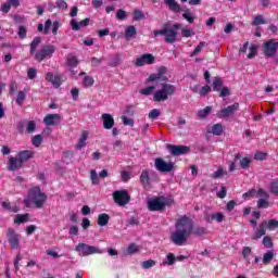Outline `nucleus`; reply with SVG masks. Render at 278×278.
<instances>
[{"instance_id":"de8ad7c7","label":"nucleus","mask_w":278,"mask_h":278,"mask_svg":"<svg viewBox=\"0 0 278 278\" xmlns=\"http://www.w3.org/2000/svg\"><path fill=\"white\" fill-rule=\"evenodd\" d=\"M240 154H236L233 161L229 162V173H233V170H237L236 163L240 160Z\"/></svg>"},{"instance_id":"3c124183","label":"nucleus","mask_w":278,"mask_h":278,"mask_svg":"<svg viewBox=\"0 0 278 278\" xmlns=\"http://www.w3.org/2000/svg\"><path fill=\"white\" fill-rule=\"evenodd\" d=\"M273 238L269 236H265L263 238V247H265V249H273Z\"/></svg>"},{"instance_id":"ddd939ff","label":"nucleus","mask_w":278,"mask_h":278,"mask_svg":"<svg viewBox=\"0 0 278 278\" xmlns=\"http://www.w3.org/2000/svg\"><path fill=\"white\" fill-rule=\"evenodd\" d=\"M75 251H77V253H81L84 257L88 255H94V253H98V250L96 247L88 245L86 243H78L75 248Z\"/></svg>"},{"instance_id":"c9c22d12","label":"nucleus","mask_w":278,"mask_h":278,"mask_svg":"<svg viewBox=\"0 0 278 278\" xmlns=\"http://www.w3.org/2000/svg\"><path fill=\"white\" fill-rule=\"evenodd\" d=\"M157 262L153 260H148L141 263V267L143 268V270H149V268H153V266H155Z\"/></svg>"},{"instance_id":"338daca9","label":"nucleus","mask_w":278,"mask_h":278,"mask_svg":"<svg viewBox=\"0 0 278 278\" xmlns=\"http://www.w3.org/2000/svg\"><path fill=\"white\" fill-rule=\"evenodd\" d=\"M229 94H231V90H229V87H222L219 91V97L225 98L229 97Z\"/></svg>"},{"instance_id":"a18cd8bd","label":"nucleus","mask_w":278,"mask_h":278,"mask_svg":"<svg viewBox=\"0 0 278 278\" xmlns=\"http://www.w3.org/2000/svg\"><path fill=\"white\" fill-rule=\"evenodd\" d=\"M166 257L167 261L163 262L164 266H173V264H175V260H177V257H175V254L173 253H168Z\"/></svg>"},{"instance_id":"79ce46f5","label":"nucleus","mask_w":278,"mask_h":278,"mask_svg":"<svg viewBox=\"0 0 278 278\" xmlns=\"http://www.w3.org/2000/svg\"><path fill=\"white\" fill-rule=\"evenodd\" d=\"M203 47H205V41H201L195 49L191 52L190 58H194V55H199L201 51H203Z\"/></svg>"},{"instance_id":"58836bf2","label":"nucleus","mask_w":278,"mask_h":278,"mask_svg":"<svg viewBox=\"0 0 278 278\" xmlns=\"http://www.w3.org/2000/svg\"><path fill=\"white\" fill-rule=\"evenodd\" d=\"M212 113V106H206L203 110L198 111V116L200 118H207V115Z\"/></svg>"},{"instance_id":"c85d7f7f","label":"nucleus","mask_w":278,"mask_h":278,"mask_svg":"<svg viewBox=\"0 0 278 278\" xmlns=\"http://www.w3.org/2000/svg\"><path fill=\"white\" fill-rule=\"evenodd\" d=\"M1 205L4 210H7L8 212H12L13 214H16L18 212V206L12 205V203L10 202L3 201Z\"/></svg>"},{"instance_id":"aec40b11","label":"nucleus","mask_w":278,"mask_h":278,"mask_svg":"<svg viewBox=\"0 0 278 278\" xmlns=\"http://www.w3.org/2000/svg\"><path fill=\"white\" fill-rule=\"evenodd\" d=\"M266 220L258 225V228L254 232L252 240H260L263 236H266Z\"/></svg>"},{"instance_id":"dca6fc26","label":"nucleus","mask_w":278,"mask_h":278,"mask_svg":"<svg viewBox=\"0 0 278 278\" xmlns=\"http://www.w3.org/2000/svg\"><path fill=\"white\" fill-rule=\"evenodd\" d=\"M62 116L60 114H48L43 118L45 125L48 127H53V125H60Z\"/></svg>"},{"instance_id":"6e6d98bb","label":"nucleus","mask_w":278,"mask_h":278,"mask_svg":"<svg viewBox=\"0 0 278 278\" xmlns=\"http://www.w3.org/2000/svg\"><path fill=\"white\" fill-rule=\"evenodd\" d=\"M26 131L27 134H34L36 131V122L29 121L26 125Z\"/></svg>"},{"instance_id":"f03ea898","label":"nucleus","mask_w":278,"mask_h":278,"mask_svg":"<svg viewBox=\"0 0 278 278\" xmlns=\"http://www.w3.org/2000/svg\"><path fill=\"white\" fill-rule=\"evenodd\" d=\"M167 71L168 70L166 68V66H161L156 74H151L147 79L148 83L156 81V84H161V89L156 90L153 93V101H155V103H162V101H168V98L175 94V90H176L175 86L166 83L168 81V77L164 76L166 75ZM161 81H164V83H161Z\"/></svg>"},{"instance_id":"13d9d810","label":"nucleus","mask_w":278,"mask_h":278,"mask_svg":"<svg viewBox=\"0 0 278 278\" xmlns=\"http://www.w3.org/2000/svg\"><path fill=\"white\" fill-rule=\"evenodd\" d=\"M144 18V12L136 9L134 11V21H142Z\"/></svg>"},{"instance_id":"8fccbe9b","label":"nucleus","mask_w":278,"mask_h":278,"mask_svg":"<svg viewBox=\"0 0 278 278\" xmlns=\"http://www.w3.org/2000/svg\"><path fill=\"white\" fill-rule=\"evenodd\" d=\"M258 49L256 45H252L250 47V52L248 54V60H253V58H255V55H257Z\"/></svg>"},{"instance_id":"9b49d317","label":"nucleus","mask_w":278,"mask_h":278,"mask_svg":"<svg viewBox=\"0 0 278 278\" xmlns=\"http://www.w3.org/2000/svg\"><path fill=\"white\" fill-rule=\"evenodd\" d=\"M278 41L269 39L264 43V54L266 58H275L277 55Z\"/></svg>"},{"instance_id":"423d86ee","label":"nucleus","mask_w":278,"mask_h":278,"mask_svg":"<svg viewBox=\"0 0 278 278\" xmlns=\"http://www.w3.org/2000/svg\"><path fill=\"white\" fill-rule=\"evenodd\" d=\"M113 201L119 207H125V205H128L129 201H131V195H129V191L126 189L116 190L113 192Z\"/></svg>"},{"instance_id":"864d4df0","label":"nucleus","mask_w":278,"mask_h":278,"mask_svg":"<svg viewBox=\"0 0 278 278\" xmlns=\"http://www.w3.org/2000/svg\"><path fill=\"white\" fill-rule=\"evenodd\" d=\"M224 175H227V172H225L224 168H218L216 172H214L212 174L211 177H212V179H218V178L223 177Z\"/></svg>"},{"instance_id":"052dcab7","label":"nucleus","mask_w":278,"mask_h":278,"mask_svg":"<svg viewBox=\"0 0 278 278\" xmlns=\"http://www.w3.org/2000/svg\"><path fill=\"white\" fill-rule=\"evenodd\" d=\"M257 194V191L255 189H251L248 192L243 193L242 197L243 199H253Z\"/></svg>"},{"instance_id":"4be33fe9","label":"nucleus","mask_w":278,"mask_h":278,"mask_svg":"<svg viewBox=\"0 0 278 278\" xmlns=\"http://www.w3.org/2000/svg\"><path fill=\"white\" fill-rule=\"evenodd\" d=\"M137 34H138V29H136V26L134 25H130L125 29V38L128 42L129 40H131V38H136Z\"/></svg>"},{"instance_id":"e2e57ef3","label":"nucleus","mask_w":278,"mask_h":278,"mask_svg":"<svg viewBox=\"0 0 278 278\" xmlns=\"http://www.w3.org/2000/svg\"><path fill=\"white\" fill-rule=\"evenodd\" d=\"M37 75H38V71L36 68L30 67L27 70L28 79H35Z\"/></svg>"},{"instance_id":"a211bd4d","label":"nucleus","mask_w":278,"mask_h":278,"mask_svg":"<svg viewBox=\"0 0 278 278\" xmlns=\"http://www.w3.org/2000/svg\"><path fill=\"white\" fill-rule=\"evenodd\" d=\"M70 25L73 31H79L81 27H88V25H90V18L87 17L80 22H77V20L74 18L70 22Z\"/></svg>"},{"instance_id":"412c9836","label":"nucleus","mask_w":278,"mask_h":278,"mask_svg":"<svg viewBox=\"0 0 278 278\" xmlns=\"http://www.w3.org/2000/svg\"><path fill=\"white\" fill-rule=\"evenodd\" d=\"M206 223H212L213 220H216L217 223H223L225 220V215L220 212L213 213L212 215L205 216Z\"/></svg>"},{"instance_id":"20e7f679","label":"nucleus","mask_w":278,"mask_h":278,"mask_svg":"<svg viewBox=\"0 0 278 278\" xmlns=\"http://www.w3.org/2000/svg\"><path fill=\"white\" fill-rule=\"evenodd\" d=\"M47 199V193L42 192L40 187H33L28 192V198L25 200V204L29 205V203H33L37 210H42Z\"/></svg>"},{"instance_id":"603ef678","label":"nucleus","mask_w":278,"mask_h":278,"mask_svg":"<svg viewBox=\"0 0 278 278\" xmlns=\"http://www.w3.org/2000/svg\"><path fill=\"white\" fill-rule=\"evenodd\" d=\"M90 179L93 186H99V175L97 174V170L91 169Z\"/></svg>"},{"instance_id":"680f3d73","label":"nucleus","mask_w":278,"mask_h":278,"mask_svg":"<svg viewBox=\"0 0 278 278\" xmlns=\"http://www.w3.org/2000/svg\"><path fill=\"white\" fill-rule=\"evenodd\" d=\"M269 192L271 194H278V181H273L269 184Z\"/></svg>"},{"instance_id":"7c9ffc66","label":"nucleus","mask_w":278,"mask_h":278,"mask_svg":"<svg viewBox=\"0 0 278 278\" xmlns=\"http://www.w3.org/2000/svg\"><path fill=\"white\" fill-rule=\"evenodd\" d=\"M77 64H79L77 56L70 54L67 56V66H70V68H77Z\"/></svg>"},{"instance_id":"bb28decb","label":"nucleus","mask_w":278,"mask_h":278,"mask_svg":"<svg viewBox=\"0 0 278 278\" xmlns=\"http://www.w3.org/2000/svg\"><path fill=\"white\" fill-rule=\"evenodd\" d=\"M86 140H88V130H84L81 132V136H80L75 149H77V151H80V149H84V147H86Z\"/></svg>"},{"instance_id":"473e14b6","label":"nucleus","mask_w":278,"mask_h":278,"mask_svg":"<svg viewBox=\"0 0 278 278\" xmlns=\"http://www.w3.org/2000/svg\"><path fill=\"white\" fill-rule=\"evenodd\" d=\"M83 86L85 88H92V86H94V78L92 76H85L83 79Z\"/></svg>"},{"instance_id":"7ed1b4c3","label":"nucleus","mask_w":278,"mask_h":278,"mask_svg":"<svg viewBox=\"0 0 278 278\" xmlns=\"http://www.w3.org/2000/svg\"><path fill=\"white\" fill-rule=\"evenodd\" d=\"M35 155L36 152H34V150L20 151L15 157H9V161L7 163L8 170H10L11 173H15V170H18V168H23V164H25V162L34 160Z\"/></svg>"},{"instance_id":"0eeeda50","label":"nucleus","mask_w":278,"mask_h":278,"mask_svg":"<svg viewBox=\"0 0 278 278\" xmlns=\"http://www.w3.org/2000/svg\"><path fill=\"white\" fill-rule=\"evenodd\" d=\"M154 166L159 173H172L175 169L174 162H165L162 157L155 159Z\"/></svg>"},{"instance_id":"f3484780","label":"nucleus","mask_w":278,"mask_h":278,"mask_svg":"<svg viewBox=\"0 0 278 278\" xmlns=\"http://www.w3.org/2000/svg\"><path fill=\"white\" fill-rule=\"evenodd\" d=\"M225 132V126L223 124L217 123L213 126H206V134H212L213 136H223Z\"/></svg>"},{"instance_id":"6e6552de","label":"nucleus","mask_w":278,"mask_h":278,"mask_svg":"<svg viewBox=\"0 0 278 278\" xmlns=\"http://www.w3.org/2000/svg\"><path fill=\"white\" fill-rule=\"evenodd\" d=\"M55 53V46H43L36 54L35 60L37 62H42L46 58H52Z\"/></svg>"},{"instance_id":"f257e3e1","label":"nucleus","mask_w":278,"mask_h":278,"mask_svg":"<svg viewBox=\"0 0 278 278\" xmlns=\"http://www.w3.org/2000/svg\"><path fill=\"white\" fill-rule=\"evenodd\" d=\"M175 227L176 230L172 232L170 240L176 247H184L191 236L202 238V236L207 233V228L203 226H194V220L187 215H181L176 219Z\"/></svg>"},{"instance_id":"6ab92c4d","label":"nucleus","mask_w":278,"mask_h":278,"mask_svg":"<svg viewBox=\"0 0 278 278\" xmlns=\"http://www.w3.org/2000/svg\"><path fill=\"white\" fill-rule=\"evenodd\" d=\"M101 118L103 121V127L105 129H112L114 127V117L110 113H104L101 115Z\"/></svg>"},{"instance_id":"49530a36","label":"nucleus","mask_w":278,"mask_h":278,"mask_svg":"<svg viewBox=\"0 0 278 278\" xmlns=\"http://www.w3.org/2000/svg\"><path fill=\"white\" fill-rule=\"evenodd\" d=\"M126 251L128 255H134V253H138V251H140V247H138L136 243H130Z\"/></svg>"},{"instance_id":"4468645a","label":"nucleus","mask_w":278,"mask_h":278,"mask_svg":"<svg viewBox=\"0 0 278 278\" xmlns=\"http://www.w3.org/2000/svg\"><path fill=\"white\" fill-rule=\"evenodd\" d=\"M149 64H155V56L151 53L142 54L135 62V66H138V67L147 66Z\"/></svg>"},{"instance_id":"774afa93","label":"nucleus","mask_w":278,"mask_h":278,"mask_svg":"<svg viewBox=\"0 0 278 278\" xmlns=\"http://www.w3.org/2000/svg\"><path fill=\"white\" fill-rule=\"evenodd\" d=\"M266 157H268V154H266L264 152H256L254 154V160H258L261 162H263V160H266Z\"/></svg>"},{"instance_id":"c03bdc74","label":"nucleus","mask_w":278,"mask_h":278,"mask_svg":"<svg viewBox=\"0 0 278 278\" xmlns=\"http://www.w3.org/2000/svg\"><path fill=\"white\" fill-rule=\"evenodd\" d=\"M25 99H26L25 91H18L17 98H16V103H17V105H20V108H22L23 104L25 103Z\"/></svg>"},{"instance_id":"c756f323","label":"nucleus","mask_w":278,"mask_h":278,"mask_svg":"<svg viewBox=\"0 0 278 278\" xmlns=\"http://www.w3.org/2000/svg\"><path fill=\"white\" fill-rule=\"evenodd\" d=\"M40 42H42V38L41 37H35L30 43V55H34V53H36V49H38V45H40Z\"/></svg>"},{"instance_id":"2f4dec72","label":"nucleus","mask_w":278,"mask_h":278,"mask_svg":"<svg viewBox=\"0 0 278 278\" xmlns=\"http://www.w3.org/2000/svg\"><path fill=\"white\" fill-rule=\"evenodd\" d=\"M138 225H140V219L136 216H130L126 220V227H138Z\"/></svg>"},{"instance_id":"f8f14e48","label":"nucleus","mask_w":278,"mask_h":278,"mask_svg":"<svg viewBox=\"0 0 278 278\" xmlns=\"http://www.w3.org/2000/svg\"><path fill=\"white\" fill-rule=\"evenodd\" d=\"M238 110H240V103L236 102L218 112L217 116L218 118H229V116H233Z\"/></svg>"},{"instance_id":"a878e982","label":"nucleus","mask_w":278,"mask_h":278,"mask_svg":"<svg viewBox=\"0 0 278 278\" xmlns=\"http://www.w3.org/2000/svg\"><path fill=\"white\" fill-rule=\"evenodd\" d=\"M140 182L142 184V186L144 188H147L148 186H151V177H149V170L148 169H144V170L141 172Z\"/></svg>"},{"instance_id":"bf43d9fd","label":"nucleus","mask_w":278,"mask_h":278,"mask_svg":"<svg viewBox=\"0 0 278 278\" xmlns=\"http://www.w3.org/2000/svg\"><path fill=\"white\" fill-rule=\"evenodd\" d=\"M124 114H126V116H134L136 114L135 111V106L129 104L125 108Z\"/></svg>"},{"instance_id":"0e129e2a","label":"nucleus","mask_w":278,"mask_h":278,"mask_svg":"<svg viewBox=\"0 0 278 278\" xmlns=\"http://www.w3.org/2000/svg\"><path fill=\"white\" fill-rule=\"evenodd\" d=\"M149 118H151L152 121H156V118H160V110L154 109L152 111H150L149 113Z\"/></svg>"},{"instance_id":"b1692460","label":"nucleus","mask_w":278,"mask_h":278,"mask_svg":"<svg viewBox=\"0 0 278 278\" xmlns=\"http://www.w3.org/2000/svg\"><path fill=\"white\" fill-rule=\"evenodd\" d=\"M29 213H25V214H17L15 215V218H14V224L15 225H23L25 223H29Z\"/></svg>"},{"instance_id":"2eb2a0df","label":"nucleus","mask_w":278,"mask_h":278,"mask_svg":"<svg viewBox=\"0 0 278 278\" xmlns=\"http://www.w3.org/2000/svg\"><path fill=\"white\" fill-rule=\"evenodd\" d=\"M167 149L172 155L175 157L179 155H186L188 151H190V147L188 146H175V144H167Z\"/></svg>"},{"instance_id":"4d7b16f0","label":"nucleus","mask_w":278,"mask_h":278,"mask_svg":"<svg viewBox=\"0 0 278 278\" xmlns=\"http://www.w3.org/2000/svg\"><path fill=\"white\" fill-rule=\"evenodd\" d=\"M52 85L54 86V88H60V86H62V76H60V74L54 75Z\"/></svg>"},{"instance_id":"9d476101","label":"nucleus","mask_w":278,"mask_h":278,"mask_svg":"<svg viewBox=\"0 0 278 278\" xmlns=\"http://www.w3.org/2000/svg\"><path fill=\"white\" fill-rule=\"evenodd\" d=\"M7 238L9 240V245L13 250H17L21 247V235L16 233V230L9 228L7 232Z\"/></svg>"},{"instance_id":"5701e85b","label":"nucleus","mask_w":278,"mask_h":278,"mask_svg":"<svg viewBox=\"0 0 278 278\" xmlns=\"http://www.w3.org/2000/svg\"><path fill=\"white\" fill-rule=\"evenodd\" d=\"M165 4H167V7L169 8V10L172 12H175L176 14L181 12V5L179 3H177V1L175 0H164Z\"/></svg>"},{"instance_id":"39448f33","label":"nucleus","mask_w":278,"mask_h":278,"mask_svg":"<svg viewBox=\"0 0 278 278\" xmlns=\"http://www.w3.org/2000/svg\"><path fill=\"white\" fill-rule=\"evenodd\" d=\"M177 29H181V24H174L172 27L168 24H164L160 30H154V38L157 36H165V42L173 45L177 42Z\"/></svg>"},{"instance_id":"4c0bfd02","label":"nucleus","mask_w":278,"mask_h":278,"mask_svg":"<svg viewBox=\"0 0 278 278\" xmlns=\"http://www.w3.org/2000/svg\"><path fill=\"white\" fill-rule=\"evenodd\" d=\"M270 203L268 202V199L261 198L257 201V207L258 210H266V207H269Z\"/></svg>"},{"instance_id":"37998d69","label":"nucleus","mask_w":278,"mask_h":278,"mask_svg":"<svg viewBox=\"0 0 278 278\" xmlns=\"http://www.w3.org/2000/svg\"><path fill=\"white\" fill-rule=\"evenodd\" d=\"M266 228L269 229V231H274V229H278V220L269 219L268 222H266Z\"/></svg>"},{"instance_id":"a19ab883","label":"nucleus","mask_w":278,"mask_h":278,"mask_svg":"<svg viewBox=\"0 0 278 278\" xmlns=\"http://www.w3.org/2000/svg\"><path fill=\"white\" fill-rule=\"evenodd\" d=\"M182 14V18L185 21L189 22L190 24L194 23V17L192 16V13L190 12V9H185Z\"/></svg>"},{"instance_id":"72a5a7b5","label":"nucleus","mask_w":278,"mask_h":278,"mask_svg":"<svg viewBox=\"0 0 278 278\" xmlns=\"http://www.w3.org/2000/svg\"><path fill=\"white\" fill-rule=\"evenodd\" d=\"M253 27H257V25H266V20H264V15H256L252 20Z\"/></svg>"},{"instance_id":"cd10ccee","label":"nucleus","mask_w":278,"mask_h":278,"mask_svg":"<svg viewBox=\"0 0 278 278\" xmlns=\"http://www.w3.org/2000/svg\"><path fill=\"white\" fill-rule=\"evenodd\" d=\"M110 223V215L106 213H102L98 216V225L99 227H105Z\"/></svg>"},{"instance_id":"f704fd0d","label":"nucleus","mask_w":278,"mask_h":278,"mask_svg":"<svg viewBox=\"0 0 278 278\" xmlns=\"http://www.w3.org/2000/svg\"><path fill=\"white\" fill-rule=\"evenodd\" d=\"M31 144L33 147H36L38 149L42 144V135H36L31 138Z\"/></svg>"},{"instance_id":"393cba45","label":"nucleus","mask_w":278,"mask_h":278,"mask_svg":"<svg viewBox=\"0 0 278 278\" xmlns=\"http://www.w3.org/2000/svg\"><path fill=\"white\" fill-rule=\"evenodd\" d=\"M225 85V80H223V78H220L219 76H216L214 78L212 88L214 92H220V90L223 89V86Z\"/></svg>"},{"instance_id":"1a4fd4ad","label":"nucleus","mask_w":278,"mask_h":278,"mask_svg":"<svg viewBox=\"0 0 278 278\" xmlns=\"http://www.w3.org/2000/svg\"><path fill=\"white\" fill-rule=\"evenodd\" d=\"M164 197H156L148 200L147 205L149 212H164Z\"/></svg>"},{"instance_id":"5fc2aeb1","label":"nucleus","mask_w":278,"mask_h":278,"mask_svg":"<svg viewBox=\"0 0 278 278\" xmlns=\"http://www.w3.org/2000/svg\"><path fill=\"white\" fill-rule=\"evenodd\" d=\"M239 164H240L241 168L247 169L251 166V159L243 157L240 160Z\"/></svg>"},{"instance_id":"69168bd1","label":"nucleus","mask_w":278,"mask_h":278,"mask_svg":"<svg viewBox=\"0 0 278 278\" xmlns=\"http://www.w3.org/2000/svg\"><path fill=\"white\" fill-rule=\"evenodd\" d=\"M256 197H261L262 199H270V195L268 194V192H266L264 189L260 188L256 191Z\"/></svg>"},{"instance_id":"e433bc0d","label":"nucleus","mask_w":278,"mask_h":278,"mask_svg":"<svg viewBox=\"0 0 278 278\" xmlns=\"http://www.w3.org/2000/svg\"><path fill=\"white\" fill-rule=\"evenodd\" d=\"M153 90H155V86H148L143 89H140V94H143L144 97H151L153 94Z\"/></svg>"},{"instance_id":"09e8293b","label":"nucleus","mask_w":278,"mask_h":278,"mask_svg":"<svg viewBox=\"0 0 278 278\" xmlns=\"http://www.w3.org/2000/svg\"><path fill=\"white\" fill-rule=\"evenodd\" d=\"M17 36L21 40L27 38V28L25 26H20L17 30Z\"/></svg>"},{"instance_id":"ea45409f","label":"nucleus","mask_w":278,"mask_h":278,"mask_svg":"<svg viewBox=\"0 0 278 278\" xmlns=\"http://www.w3.org/2000/svg\"><path fill=\"white\" fill-rule=\"evenodd\" d=\"M275 257V254L273 253V251H268L267 253H265L263 255V264L266 266L268 264H270V261Z\"/></svg>"}]
</instances>
